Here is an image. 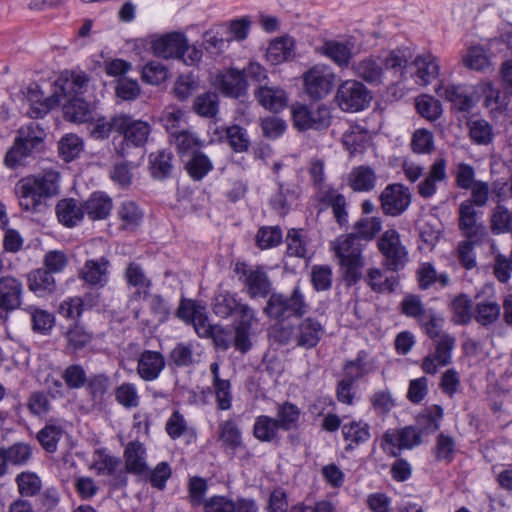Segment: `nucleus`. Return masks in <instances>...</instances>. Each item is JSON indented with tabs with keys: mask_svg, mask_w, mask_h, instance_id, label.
<instances>
[{
	"mask_svg": "<svg viewBox=\"0 0 512 512\" xmlns=\"http://www.w3.org/2000/svg\"><path fill=\"white\" fill-rule=\"evenodd\" d=\"M408 53L404 50H391L377 56H368L353 65L355 75L370 85H380L384 82L385 71L391 72L399 87L398 93H393L399 99L414 88L406 85L405 70L408 65Z\"/></svg>",
	"mask_w": 512,
	"mask_h": 512,
	"instance_id": "obj_1",
	"label": "nucleus"
},
{
	"mask_svg": "<svg viewBox=\"0 0 512 512\" xmlns=\"http://www.w3.org/2000/svg\"><path fill=\"white\" fill-rule=\"evenodd\" d=\"M59 180V173L52 169L22 178L16 185L20 207L29 212L40 211L47 199L59 193Z\"/></svg>",
	"mask_w": 512,
	"mask_h": 512,
	"instance_id": "obj_2",
	"label": "nucleus"
},
{
	"mask_svg": "<svg viewBox=\"0 0 512 512\" xmlns=\"http://www.w3.org/2000/svg\"><path fill=\"white\" fill-rule=\"evenodd\" d=\"M59 180V173L52 169L22 178L16 185L20 207L29 212L40 211L47 199L59 193Z\"/></svg>",
	"mask_w": 512,
	"mask_h": 512,
	"instance_id": "obj_3",
	"label": "nucleus"
},
{
	"mask_svg": "<svg viewBox=\"0 0 512 512\" xmlns=\"http://www.w3.org/2000/svg\"><path fill=\"white\" fill-rule=\"evenodd\" d=\"M81 76H73L62 72L51 85V94L45 96L38 83H30L24 90L25 100L29 105L28 114L31 118H40L60 105V95H68L74 88H79Z\"/></svg>",
	"mask_w": 512,
	"mask_h": 512,
	"instance_id": "obj_4",
	"label": "nucleus"
},
{
	"mask_svg": "<svg viewBox=\"0 0 512 512\" xmlns=\"http://www.w3.org/2000/svg\"><path fill=\"white\" fill-rule=\"evenodd\" d=\"M331 250L338 261L344 280L355 284L362 276L365 261L362 257L363 245L354 234L341 235L331 242Z\"/></svg>",
	"mask_w": 512,
	"mask_h": 512,
	"instance_id": "obj_5",
	"label": "nucleus"
},
{
	"mask_svg": "<svg viewBox=\"0 0 512 512\" xmlns=\"http://www.w3.org/2000/svg\"><path fill=\"white\" fill-rule=\"evenodd\" d=\"M152 53L164 59H178L187 66L198 64L202 51L195 45H189L185 34L171 32L158 36L151 41Z\"/></svg>",
	"mask_w": 512,
	"mask_h": 512,
	"instance_id": "obj_6",
	"label": "nucleus"
},
{
	"mask_svg": "<svg viewBox=\"0 0 512 512\" xmlns=\"http://www.w3.org/2000/svg\"><path fill=\"white\" fill-rule=\"evenodd\" d=\"M45 137V131L37 123L31 122L22 126L13 146L6 153L5 165L9 168L22 165L26 158L41 150Z\"/></svg>",
	"mask_w": 512,
	"mask_h": 512,
	"instance_id": "obj_7",
	"label": "nucleus"
},
{
	"mask_svg": "<svg viewBox=\"0 0 512 512\" xmlns=\"http://www.w3.org/2000/svg\"><path fill=\"white\" fill-rule=\"evenodd\" d=\"M115 131L123 135V139L115 144L118 155L126 157L134 148H142L150 135L151 126L148 122L134 119L129 115L114 117Z\"/></svg>",
	"mask_w": 512,
	"mask_h": 512,
	"instance_id": "obj_8",
	"label": "nucleus"
},
{
	"mask_svg": "<svg viewBox=\"0 0 512 512\" xmlns=\"http://www.w3.org/2000/svg\"><path fill=\"white\" fill-rule=\"evenodd\" d=\"M66 74L81 76L79 88L73 89L68 95H60V105L65 120L72 123H86L93 120V109L88 102L82 98L85 92L88 77L82 71H66Z\"/></svg>",
	"mask_w": 512,
	"mask_h": 512,
	"instance_id": "obj_9",
	"label": "nucleus"
},
{
	"mask_svg": "<svg viewBox=\"0 0 512 512\" xmlns=\"http://www.w3.org/2000/svg\"><path fill=\"white\" fill-rule=\"evenodd\" d=\"M373 99L371 91L360 81L347 79L338 86L334 101L337 107L348 113L367 109Z\"/></svg>",
	"mask_w": 512,
	"mask_h": 512,
	"instance_id": "obj_10",
	"label": "nucleus"
},
{
	"mask_svg": "<svg viewBox=\"0 0 512 512\" xmlns=\"http://www.w3.org/2000/svg\"><path fill=\"white\" fill-rule=\"evenodd\" d=\"M308 308L309 305L303 291L299 286H296L289 297L282 294H272L264 312L270 318L280 319L292 315L302 316L307 313Z\"/></svg>",
	"mask_w": 512,
	"mask_h": 512,
	"instance_id": "obj_11",
	"label": "nucleus"
},
{
	"mask_svg": "<svg viewBox=\"0 0 512 512\" xmlns=\"http://www.w3.org/2000/svg\"><path fill=\"white\" fill-rule=\"evenodd\" d=\"M335 78L331 67L316 64L302 74L303 90L310 99H324L332 91Z\"/></svg>",
	"mask_w": 512,
	"mask_h": 512,
	"instance_id": "obj_12",
	"label": "nucleus"
},
{
	"mask_svg": "<svg viewBox=\"0 0 512 512\" xmlns=\"http://www.w3.org/2000/svg\"><path fill=\"white\" fill-rule=\"evenodd\" d=\"M291 116L293 125L301 131L327 129L332 120L331 110L325 104H319L314 108L304 104H294L291 106Z\"/></svg>",
	"mask_w": 512,
	"mask_h": 512,
	"instance_id": "obj_13",
	"label": "nucleus"
},
{
	"mask_svg": "<svg viewBox=\"0 0 512 512\" xmlns=\"http://www.w3.org/2000/svg\"><path fill=\"white\" fill-rule=\"evenodd\" d=\"M378 248L384 257V265L393 271L402 269L409 260L408 251L396 230L385 231L378 240Z\"/></svg>",
	"mask_w": 512,
	"mask_h": 512,
	"instance_id": "obj_14",
	"label": "nucleus"
},
{
	"mask_svg": "<svg viewBox=\"0 0 512 512\" xmlns=\"http://www.w3.org/2000/svg\"><path fill=\"white\" fill-rule=\"evenodd\" d=\"M408 57H410L408 55ZM410 58H408L409 60ZM415 84L419 87H425L436 80L440 75V60L437 56L431 53H423L417 55L412 63L407 65L404 76L406 79V73L408 72ZM408 81V80H406ZM407 83V82H405ZM409 86L408 84H406Z\"/></svg>",
	"mask_w": 512,
	"mask_h": 512,
	"instance_id": "obj_15",
	"label": "nucleus"
},
{
	"mask_svg": "<svg viewBox=\"0 0 512 512\" xmlns=\"http://www.w3.org/2000/svg\"><path fill=\"white\" fill-rule=\"evenodd\" d=\"M177 316L186 323L194 326L195 332L200 337H209L214 328L209 323L205 307L197 301L183 299L178 307Z\"/></svg>",
	"mask_w": 512,
	"mask_h": 512,
	"instance_id": "obj_16",
	"label": "nucleus"
},
{
	"mask_svg": "<svg viewBox=\"0 0 512 512\" xmlns=\"http://www.w3.org/2000/svg\"><path fill=\"white\" fill-rule=\"evenodd\" d=\"M23 284L12 276L0 278V319L7 320L8 314L22 305Z\"/></svg>",
	"mask_w": 512,
	"mask_h": 512,
	"instance_id": "obj_17",
	"label": "nucleus"
},
{
	"mask_svg": "<svg viewBox=\"0 0 512 512\" xmlns=\"http://www.w3.org/2000/svg\"><path fill=\"white\" fill-rule=\"evenodd\" d=\"M212 84L224 95L239 98L246 94L248 83L242 71L227 68L218 71L212 78Z\"/></svg>",
	"mask_w": 512,
	"mask_h": 512,
	"instance_id": "obj_18",
	"label": "nucleus"
},
{
	"mask_svg": "<svg viewBox=\"0 0 512 512\" xmlns=\"http://www.w3.org/2000/svg\"><path fill=\"white\" fill-rule=\"evenodd\" d=\"M325 334V322L323 318L306 317L297 325L294 333L296 345L311 349L314 348Z\"/></svg>",
	"mask_w": 512,
	"mask_h": 512,
	"instance_id": "obj_19",
	"label": "nucleus"
},
{
	"mask_svg": "<svg viewBox=\"0 0 512 512\" xmlns=\"http://www.w3.org/2000/svg\"><path fill=\"white\" fill-rule=\"evenodd\" d=\"M385 214L397 216L404 212L411 202L409 190L401 184L388 185L380 195Z\"/></svg>",
	"mask_w": 512,
	"mask_h": 512,
	"instance_id": "obj_20",
	"label": "nucleus"
},
{
	"mask_svg": "<svg viewBox=\"0 0 512 512\" xmlns=\"http://www.w3.org/2000/svg\"><path fill=\"white\" fill-rule=\"evenodd\" d=\"M323 55L331 59L339 67H348L350 60L359 53L353 39L326 41L320 48Z\"/></svg>",
	"mask_w": 512,
	"mask_h": 512,
	"instance_id": "obj_21",
	"label": "nucleus"
},
{
	"mask_svg": "<svg viewBox=\"0 0 512 512\" xmlns=\"http://www.w3.org/2000/svg\"><path fill=\"white\" fill-rule=\"evenodd\" d=\"M258 319L255 311L249 306L241 307V317L235 326L234 347L242 353L247 352L251 346L250 337L253 335L254 326Z\"/></svg>",
	"mask_w": 512,
	"mask_h": 512,
	"instance_id": "obj_22",
	"label": "nucleus"
},
{
	"mask_svg": "<svg viewBox=\"0 0 512 512\" xmlns=\"http://www.w3.org/2000/svg\"><path fill=\"white\" fill-rule=\"evenodd\" d=\"M315 199L320 205V210L331 207L337 222L342 225L347 222L346 199L336 189L324 185L317 189Z\"/></svg>",
	"mask_w": 512,
	"mask_h": 512,
	"instance_id": "obj_23",
	"label": "nucleus"
},
{
	"mask_svg": "<svg viewBox=\"0 0 512 512\" xmlns=\"http://www.w3.org/2000/svg\"><path fill=\"white\" fill-rule=\"evenodd\" d=\"M294 38L284 35L271 40L266 48L265 57L271 65H279L296 58Z\"/></svg>",
	"mask_w": 512,
	"mask_h": 512,
	"instance_id": "obj_24",
	"label": "nucleus"
},
{
	"mask_svg": "<svg viewBox=\"0 0 512 512\" xmlns=\"http://www.w3.org/2000/svg\"><path fill=\"white\" fill-rule=\"evenodd\" d=\"M210 372L212 374V385L211 388L207 389V393L214 396L219 410H229L233 400L231 383L229 380L220 377V367L217 362L211 363Z\"/></svg>",
	"mask_w": 512,
	"mask_h": 512,
	"instance_id": "obj_25",
	"label": "nucleus"
},
{
	"mask_svg": "<svg viewBox=\"0 0 512 512\" xmlns=\"http://www.w3.org/2000/svg\"><path fill=\"white\" fill-rule=\"evenodd\" d=\"M435 92L440 97L451 102L460 111L469 110L474 103V98L467 95L464 87L455 85L446 79H440L435 86Z\"/></svg>",
	"mask_w": 512,
	"mask_h": 512,
	"instance_id": "obj_26",
	"label": "nucleus"
},
{
	"mask_svg": "<svg viewBox=\"0 0 512 512\" xmlns=\"http://www.w3.org/2000/svg\"><path fill=\"white\" fill-rule=\"evenodd\" d=\"M254 95L257 102L271 112H280L288 105L287 92L278 86L260 85Z\"/></svg>",
	"mask_w": 512,
	"mask_h": 512,
	"instance_id": "obj_27",
	"label": "nucleus"
},
{
	"mask_svg": "<svg viewBox=\"0 0 512 512\" xmlns=\"http://www.w3.org/2000/svg\"><path fill=\"white\" fill-rule=\"evenodd\" d=\"M165 365V358L160 352L145 350L138 359L137 373L144 381H154L160 376Z\"/></svg>",
	"mask_w": 512,
	"mask_h": 512,
	"instance_id": "obj_28",
	"label": "nucleus"
},
{
	"mask_svg": "<svg viewBox=\"0 0 512 512\" xmlns=\"http://www.w3.org/2000/svg\"><path fill=\"white\" fill-rule=\"evenodd\" d=\"M459 226L468 239L480 240L486 235V227L477 221L472 201H464L459 209Z\"/></svg>",
	"mask_w": 512,
	"mask_h": 512,
	"instance_id": "obj_29",
	"label": "nucleus"
},
{
	"mask_svg": "<svg viewBox=\"0 0 512 512\" xmlns=\"http://www.w3.org/2000/svg\"><path fill=\"white\" fill-rule=\"evenodd\" d=\"M371 135L363 126L352 124L343 133L342 144L351 156L363 154L369 147Z\"/></svg>",
	"mask_w": 512,
	"mask_h": 512,
	"instance_id": "obj_30",
	"label": "nucleus"
},
{
	"mask_svg": "<svg viewBox=\"0 0 512 512\" xmlns=\"http://www.w3.org/2000/svg\"><path fill=\"white\" fill-rule=\"evenodd\" d=\"M108 268L109 261L105 257L90 259L81 268L79 276L91 286L103 287L108 281Z\"/></svg>",
	"mask_w": 512,
	"mask_h": 512,
	"instance_id": "obj_31",
	"label": "nucleus"
},
{
	"mask_svg": "<svg viewBox=\"0 0 512 512\" xmlns=\"http://www.w3.org/2000/svg\"><path fill=\"white\" fill-rule=\"evenodd\" d=\"M56 215L61 224L74 227L84 218L83 204L73 198L62 199L56 205Z\"/></svg>",
	"mask_w": 512,
	"mask_h": 512,
	"instance_id": "obj_32",
	"label": "nucleus"
},
{
	"mask_svg": "<svg viewBox=\"0 0 512 512\" xmlns=\"http://www.w3.org/2000/svg\"><path fill=\"white\" fill-rule=\"evenodd\" d=\"M83 207L84 214H86L89 219L93 221L103 220L110 215L113 202L106 193L94 192L84 202Z\"/></svg>",
	"mask_w": 512,
	"mask_h": 512,
	"instance_id": "obj_33",
	"label": "nucleus"
},
{
	"mask_svg": "<svg viewBox=\"0 0 512 512\" xmlns=\"http://www.w3.org/2000/svg\"><path fill=\"white\" fill-rule=\"evenodd\" d=\"M375 171L366 165L354 167L347 177V185L355 192H369L376 186Z\"/></svg>",
	"mask_w": 512,
	"mask_h": 512,
	"instance_id": "obj_34",
	"label": "nucleus"
},
{
	"mask_svg": "<svg viewBox=\"0 0 512 512\" xmlns=\"http://www.w3.org/2000/svg\"><path fill=\"white\" fill-rule=\"evenodd\" d=\"M344 376L356 382L375 370L374 360L365 351L358 352L354 360L344 365Z\"/></svg>",
	"mask_w": 512,
	"mask_h": 512,
	"instance_id": "obj_35",
	"label": "nucleus"
},
{
	"mask_svg": "<svg viewBox=\"0 0 512 512\" xmlns=\"http://www.w3.org/2000/svg\"><path fill=\"white\" fill-rule=\"evenodd\" d=\"M462 64L471 70L485 71L491 66L490 56L481 44H471L462 52Z\"/></svg>",
	"mask_w": 512,
	"mask_h": 512,
	"instance_id": "obj_36",
	"label": "nucleus"
},
{
	"mask_svg": "<svg viewBox=\"0 0 512 512\" xmlns=\"http://www.w3.org/2000/svg\"><path fill=\"white\" fill-rule=\"evenodd\" d=\"M125 279L127 285L134 289L135 296L148 297L152 283L140 265L130 263L125 271Z\"/></svg>",
	"mask_w": 512,
	"mask_h": 512,
	"instance_id": "obj_37",
	"label": "nucleus"
},
{
	"mask_svg": "<svg viewBox=\"0 0 512 512\" xmlns=\"http://www.w3.org/2000/svg\"><path fill=\"white\" fill-rule=\"evenodd\" d=\"M446 178V161L437 159L430 167L426 178L418 185V192L422 197L428 198L436 193L437 183Z\"/></svg>",
	"mask_w": 512,
	"mask_h": 512,
	"instance_id": "obj_38",
	"label": "nucleus"
},
{
	"mask_svg": "<svg viewBox=\"0 0 512 512\" xmlns=\"http://www.w3.org/2000/svg\"><path fill=\"white\" fill-rule=\"evenodd\" d=\"M342 434L348 443L347 449L366 443L371 437L370 426L363 420L345 423L342 426Z\"/></svg>",
	"mask_w": 512,
	"mask_h": 512,
	"instance_id": "obj_39",
	"label": "nucleus"
},
{
	"mask_svg": "<svg viewBox=\"0 0 512 512\" xmlns=\"http://www.w3.org/2000/svg\"><path fill=\"white\" fill-rule=\"evenodd\" d=\"M487 50L492 56L512 55V25L504 24L498 29V35L487 40Z\"/></svg>",
	"mask_w": 512,
	"mask_h": 512,
	"instance_id": "obj_40",
	"label": "nucleus"
},
{
	"mask_svg": "<svg viewBox=\"0 0 512 512\" xmlns=\"http://www.w3.org/2000/svg\"><path fill=\"white\" fill-rule=\"evenodd\" d=\"M474 101L479 97L484 98V106L494 113L504 108L505 103L501 98L500 91L496 89L492 82L482 81L474 87Z\"/></svg>",
	"mask_w": 512,
	"mask_h": 512,
	"instance_id": "obj_41",
	"label": "nucleus"
},
{
	"mask_svg": "<svg viewBox=\"0 0 512 512\" xmlns=\"http://www.w3.org/2000/svg\"><path fill=\"white\" fill-rule=\"evenodd\" d=\"M245 285L252 298L267 296L271 288L266 273L260 268L249 269L245 272Z\"/></svg>",
	"mask_w": 512,
	"mask_h": 512,
	"instance_id": "obj_42",
	"label": "nucleus"
},
{
	"mask_svg": "<svg viewBox=\"0 0 512 512\" xmlns=\"http://www.w3.org/2000/svg\"><path fill=\"white\" fill-rule=\"evenodd\" d=\"M145 448L138 441L129 442L124 451L126 468L129 472L143 474L147 471Z\"/></svg>",
	"mask_w": 512,
	"mask_h": 512,
	"instance_id": "obj_43",
	"label": "nucleus"
},
{
	"mask_svg": "<svg viewBox=\"0 0 512 512\" xmlns=\"http://www.w3.org/2000/svg\"><path fill=\"white\" fill-rule=\"evenodd\" d=\"M242 306L248 305L240 303L235 295L226 291L218 292L212 304L214 313L222 318H227L233 312L238 315V318H240Z\"/></svg>",
	"mask_w": 512,
	"mask_h": 512,
	"instance_id": "obj_44",
	"label": "nucleus"
},
{
	"mask_svg": "<svg viewBox=\"0 0 512 512\" xmlns=\"http://www.w3.org/2000/svg\"><path fill=\"white\" fill-rule=\"evenodd\" d=\"M500 313V305L494 298L490 297L477 301L474 318L482 326H489L499 319Z\"/></svg>",
	"mask_w": 512,
	"mask_h": 512,
	"instance_id": "obj_45",
	"label": "nucleus"
},
{
	"mask_svg": "<svg viewBox=\"0 0 512 512\" xmlns=\"http://www.w3.org/2000/svg\"><path fill=\"white\" fill-rule=\"evenodd\" d=\"M28 286L37 296L43 297L54 291L55 278L52 273L44 269H37L29 274Z\"/></svg>",
	"mask_w": 512,
	"mask_h": 512,
	"instance_id": "obj_46",
	"label": "nucleus"
},
{
	"mask_svg": "<svg viewBox=\"0 0 512 512\" xmlns=\"http://www.w3.org/2000/svg\"><path fill=\"white\" fill-rule=\"evenodd\" d=\"M281 426L277 419L267 415H260L255 419L253 432L254 436L263 442H271L278 437Z\"/></svg>",
	"mask_w": 512,
	"mask_h": 512,
	"instance_id": "obj_47",
	"label": "nucleus"
},
{
	"mask_svg": "<svg viewBox=\"0 0 512 512\" xmlns=\"http://www.w3.org/2000/svg\"><path fill=\"white\" fill-rule=\"evenodd\" d=\"M83 151L84 141L77 134H65L58 142L59 155L66 162L78 158Z\"/></svg>",
	"mask_w": 512,
	"mask_h": 512,
	"instance_id": "obj_48",
	"label": "nucleus"
},
{
	"mask_svg": "<svg viewBox=\"0 0 512 512\" xmlns=\"http://www.w3.org/2000/svg\"><path fill=\"white\" fill-rule=\"evenodd\" d=\"M140 74L143 82L158 86L168 79L169 69L162 62L151 60L142 66Z\"/></svg>",
	"mask_w": 512,
	"mask_h": 512,
	"instance_id": "obj_49",
	"label": "nucleus"
},
{
	"mask_svg": "<svg viewBox=\"0 0 512 512\" xmlns=\"http://www.w3.org/2000/svg\"><path fill=\"white\" fill-rule=\"evenodd\" d=\"M452 321L457 325L468 324L472 319V305L470 298L465 294H459L453 298L450 304Z\"/></svg>",
	"mask_w": 512,
	"mask_h": 512,
	"instance_id": "obj_50",
	"label": "nucleus"
},
{
	"mask_svg": "<svg viewBox=\"0 0 512 512\" xmlns=\"http://www.w3.org/2000/svg\"><path fill=\"white\" fill-rule=\"evenodd\" d=\"M171 142L175 144L182 158L191 157L194 153L199 152L198 149L201 146L200 140L187 130L172 135Z\"/></svg>",
	"mask_w": 512,
	"mask_h": 512,
	"instance_id": "obj_51",
	"label": "nucleus"
},
{
	"mask_svg": "<svg viewBox=\"0 0 512 512\" xmlns=\"http://www.w3.org/2000/svg\"><path fill=\"white\" fill-rule=\"evenodd\" d=\"M185 167L194 180H201L212 170L213 164L205 154L197 152L185 160Z\"/></svg>",
	"mask_w": 512,
	"mask_h": 512,
	"instance_id": "obj_52",
	"label": "nucleus"
},
{
	"mask_svg": "<svg viewBox=\"0 0 512 512\" xmlns=\"http://www.w3.org/2000/svg\"><path fill=\"white\" fill-rule=\"evenodd\" d=\"M469 136L477 145H489L494 138L491 124L484 119L472 120L469 122Z\"/></svg>",
	"mask_w": 512,
	"mask_h": 512,
	"instance_id": "obj_53",
	"label": "nucleus"
},
{
	"mask_svg": "<svg viewBox=\"0 0 512 512\" xmlns=\"http://www.w3.org/2000/svg\"><path fill=\"white\" fill-rule=\"evenodd\" d=\"M24 311L30 315L34 331L47 334L52 329L54 325V315L50 312L32 305L25 307Z\"/></svg>",
	"mask_w": 512,
	"mask_h": 512,
	"instance_id": "obj_54",
	"label": "nucleus"
},
{
	"mask_svg": "<svg viewBox=\"0 0 512 512\" xmlns=\"http://www.w3.org/2000/svg\"><path fill=\"white\" fill-rule=\"evenodd\" d=\"M119 464L120 461L108 454L105 450H96L90 468L98 475H113L119 467Z\"/></svg>",
	"mask_w": 512,
	"mask_h": 512,
	"instance_id": "obj_55",
	"label": "nucleus"
},
{
	"mask_svg": "<svg viewBox=\"0 0 512 512\" xmlns=\"http://www.w3.org/2000/svg\"><path fill=\"white\" fill-rule=\"evenodd\" d=\"M117 214L122 222V226L126 229H134L137 227L143 217L142 211L133 201H124L119 207Z\"/></svg>",
	"mask_w": 512,
	"mask_h": 512,
	"instance_id": "obj_56",
	"label": "nucleus"
},
{
	"mask_svg": "<svg viewBox=\"0 0 512 512\" xmlns=\"http://www.w3.org/2000/svg\"><path fill=\"white\" fill-rule=\"evenodd\" d=\"M443 408L439 405L426 407L418 416L417 422L426 432H434L440 427Z\"/></svg>",
	"mask_w": 512,
	"mask_h": 512,
	"instance_id": "obj_57",
	"label": "nucleus"
},
{
	"mask_svg": "<svg viewBox=\"0 0 512 512\" xmlns=\"http://www.w3.org/2000/svg\"><path fill=\"white\" fill-rule=\"evenodd\" d=\"M161 123L172 136L178 133V129L185 123L184 112L177 106H167L161 116Z\"/></svg>",
	"mask_w": 512,
	"mask_h": 512,
	"instance_id": "obj_58",
	"label": "nucleus"
},
{
	"mask_svg": "<svg viewBox=\"0 0 512 512\" xmlns=\"http://www.w3.org/2000/svg\"><path fill=\"white\" fill-rule=\"evenodd\" d=\"M18 491L22 496L31 497L42 488L41 479L33 472H22L16 478Z\"/></svg>",
	"mask_w": 512,
	"mask_h": 512,
	"instance_id": "obj_59",
	"label": "nucleus"
},
{
	"mask_svg": "<svg viewBox=\"0 0 512 512\" xmlns=\"http://www.w3.org/2000/svg\"><path fill=\"white\" fill-rule=\"evenodd\" d=\"M116 401L125 408H136L140 403L137 386L133 383H122L115 390Z\"/></svg>",
	"mask_w": 512,
	"mask_h": 512,
	"instance_id": "obj_60",
	"label": "nucleus"
},
{
	"mask_svg": "<svg viewBox=\"0 0 512 512\" xmlns=\"http://www.w3.org/2000/svg\"><path fill=\"white\" fill-rule=\"evenodd\" d=\"M491 229L495 234L512 232V213L498 205L491 214Z\"/></svg>",
	"mask_w": 512,
	"mask_h": 512,
	"instance_id": "obj_61",
	"label": "nucleus"
},
{
	"mask_svg": "<svg viewBox=\"0 0 512 512\" xmlns=\"http://www.w3.org/2000/svg\"><path fill=\"white\" fill-rule=\"evenodd\" d=\"M418 113L430 121L438 119L442 113V107L438 100L429 95H421L416 99Z\"/></svg>",
	"mask_w": 512,
	"mask_h": 512,
	"instance_id": "obj_62",
	"label": "nucleus"
},
{
	"mask_svg": "<svg viewBox=\"0 0 512 512\" xmlns=\"http://www.w3.org/2000/svg\"><path fill=\"white\" fill-rule=\"evenodd\" d=\"M300 409L289 402H285L278 407L277 416L278 424L282 430H290L294 428L300 418Z\"/></svg>",
	"mask_w": 512,
	"mask_h": 512,
	"instance_id": "obj_63",
	"label": "nucleus"
},
{
	"mask_svg": "<svg viewBox=\"0 0 512 512\" xmlns=\"http://www.w3.org/2000/svg\"><path fill=\"white\" fill-rule=\"evenodd\" d=\"M203 512H236V503L228 496L213 495L204 499Z\"/></svg>",
	"mask_w": 512,
	"mask_h": 512,
	"instance_id": "obj_64",
	"label": "nucleus"
}]
</instances>
